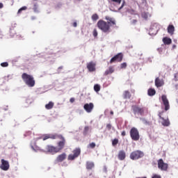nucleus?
<instances>
[{
	"mask_svg": "<svg viewBox=\"0 0 178 178\" xmlns=\"http://www.w3.org/2000/svg\"><path fill=\"white\" fill-rule=\"evenodd\" d=\"M22 79L24 80L25 84H26L28 87H34V86H35V81L34 80V77H33V76L24 73L22 75Z\"/></svg>",
	"mask_w": 178,
	"mask_h": 178,
	"instance_id": "f257e3e1",
	"label": "nucleus"
},
{
	"mask_svg": "<svg viewBox=\"0 0 178 178\" xmlns=\"http://www.w3.org/2000/svg\"><path fill=\"white\" fill-rule=\"evenodd\" d=\"M97 25L98 29L101 30L103 33H106L108 34L111 31V26L109 24L102 19H99Z\"/></svg>",
	"mask_w": 178,
	"mask_h": 178,
	"instance_id": "f03ea898",
	"label": "nucleus"
},
{
	"mask_svg": "<svg viewBox=\"0 0 178 178\" xmlns=\"http://www.w3.org/2000/svg\"><path fill=\"white\" fill-rule=\"evenodd\" d=\"M56 138H58V140H60L57 143V150L58 152H60L63 148H65V146L66 145V138H64L63 135L57 134V136H56Z\"/></svg>",
	"mask_w": 178,
	"mask_h": 178,
	"instance_id": "7ed1b4c3",
	"label": "nucleus"
},
{
	"mask_svg": "<svg viewBox=\"0 0 178 178\" xmlns=\"http://www.w3.org/2000/svg\"><path fill=\"white\" fill-rule=\"evenodd\" d=\"M81 154V149L80 147H76L72 151V154H70L67 156L68 161H74L76 158H79Z\"/></svg>",
	"mask_w": 178,
	"mask_h": 178,
	"instance_id": "20e7f679",
	"label": "nucleus"
},
{
	"mask_svg": "<svg viewBox=\"0 0 178 178\" xmlns=\"http://www.w3.org/2000/svg\"><path fill=\"white\" fill-rule=\"evenodd\" d=\"M144 156V152L140 150H135L130 154V159L132 161H137V159H141Z\"/></svg>",
	"mask_w": 178,
	"mask_h": 178,
	"instance_id": "39448f33",
	"label": "nucleus"
},
{
	"mask_svg": "<svg viewBox=\"0 0 178 178\" xmlns=\"http://www.w3.org/2000/svg\"><path fill=\"white\" fill-rule=\"evenodd\" d=\"M131 140L134 141H138L140 140V132L136 127H132L129 132Z\"/></svg>",
	"mask_w": 178,
	"mask_h": 178,
	"instance_id": "423d86ee",
	"label": "nucleus"
},
{
	"mask_svg": "<svg viewBox=\"0 0 178 178\" xmlns=\"http://www.w3.org/2000/svg\"><path fill=\"white\" fill-rule=\"evenodd\" d=\"M131 109L135 115H140V116L144 115V112L145 108L144 107H140L137 105H133Z\"/></svg>",
	"mask_w": 178,
	"mask_h": 178,
	"instance_id": "0eeeda50",
	"label": "nucleus"
},
{
	"mask_svg": "<svg viewBox=\"0 0 178 178\" xmlns=\"http://www.w3.org/2000/svg\"><path fill=\"white\" fill-rule=\"evenodd\" d=\"M161 101L164 105V111H169V109H170V105L169 104V100L168 99L166 95H163L161 96Z\"/></svg>",
	"mask_w": 178,
	"mask_h": 178,
	"instance_id": "6e6552de",
	"label": "nucleus"
},
{
	"mask_svg": "<svg viewBox=\"0 0 178 178\" xmlns=\"http://www.w3.org/2000/svg\"><path fill=\"white\" fill-rule=\"evenodd\" d=\"M123 60V54L118 53L117 55L114 56L110 60V63H115V62H122Z\"/></svg>",
	"mask_w": 178,
	"mask_h": 178,
	"instance_id": "1a4fd4ad",
	"label": "nucleus"
},
{
	"mask_svg": "<svg viewBox=\"0 0 178 178\" xmlns=\"http://www.w3.org/2000/svg\"><path fill=\"white\" fill-rule=\"evenodd\" d=\"M157 163H158L159 169L164 171L168 170V163L163 162V159H160L159 160H158Z\"/></svg>",
	"mask_w": 178,
	"mask_h": 178,
	"instance_id": "9d476101",
	"label": "nucleus"
},
{
	"mask_svg": "<svg viewBox=\"0 0 178 178\" xmlns=\"http://www.w3.org/2000/svg\"><path fill=\"white\" fill-rule=\"evenodd\" d=\"M158 31H159V26L158 24H153L149 29V34L151 35H156L158 34Z\"/></svg>",
	"mask_w": 178,
	"mask_h": 178,
	"instance_id": "9b49d317",
	"label": "nucleus"
},
{
	"mask_svg": "<svg viewBox=\"0 0 178 178\" xmlns=\"http://www.w3.org/2000/svg\"><path fill=\"white\" fill-rule=\"evenodd\" d=\"M56 136H58V134H47L43 135L39 138H42L43 141H45L49 138H51V140H56Z\"/></svg>",
	"mask_w": 178,
	"mask_h": 178,
	"instance_id": "f8f14e48",
	"label": "nucleus"
},
{
	"mask_svg": "<svg viewBox=\"0 0 178 178\" xmlns=\"http://www.w3.org/2000/svg\"><path fill=\"white\" fill-rule=\"evenodd\" d=\"M163 113L164 112L161 111L158 114V116L159 117L160 119H161V120H163L161 124L163 126L168 127L169 126V124H170V122H169V120H166L165 119V118L163 117Z\"/></svg>",
	"mask_w": 178,
	"mask_h": 178,
	"instance_id": "ddd939ff",
	"label": "nucleus"
},
{
	"mask_svg": "<svg viewBox=\"0 0 178 178\" xmlns=\"http://www.w3.org/2000/svg\"><path fill=\"white\" fill-rule=\"evenodd\" d=\"M1 165H0V168L2 170H5V171L9 170V168H10L9 161H6L5 159H2L1 160Z\"/></svg>",
	"mask_w": 178,
	"mask_h": 178,
	"instance_id": "4468645a",
	"label": "nucleus"
},
{
	"mask_svg": "<svg viewBox=\"0 0 178 178\" xmlns=\"http://www.w3.org/2000/svg\"><path fill=\"white\" fill-rule=\"evenodd\" d=\"M96 66H97V63L94 61H90L87 63V69L90 72H95Z\"/></svg>",
	"mask_w": 178,
	"mask_h": 178,
	"instance_id": "2eb2a0df",
	"label": "nucleus"
},
{
	"mask_svg": "<svg viewBox=\"0 0 178 178\" xmlns=\"http://www.w3.org/2000/svg\"><path fill=\"white\" fill-rule=\"evenodd\" d=\"M46 151H47V152H50V154H58V148L55 146H52V145H47L46 146Z\"/></svg>",
	"mask_w": 178,
	"mask_h": 178,
	"instance_id": "dca6fc26",
	"label": "nucleus"
},
{
	"mask_svg": "<svg viewBox=\"0 0 178 178\" xmlns=\"http://www.w3.org/2000/svg\"><path fill=\"white\" fill-rule=\"evenodd\" d=\"M154 83L157 88H159V87H163V86H165V81L163 80V79H160L159 77L156 78Z\"/></svg>",
	"mask_w": 178,
	"mask_h": 178,
	"instance_id": "f3484780",
	"label": "nucleus"
},
{
	"mask_svg": "<svg viewBox=\"0 0 178 178\" xmlns=\"http://www.w3.org/2000/svg\"><path fill=\"white\" fill-rule=\"evenodd\" d=\"M83 108L88 113H91V112H92V109H94V104H85L83 106Z\"/></svg>",
	"mask_w": 178,
	"mask_h": 178,
	"instance_id": "a211bd4d",
	"label": "nucleus"
},
{
	"mask_svg": "<svg viewBox=\"0 0 178 178\" xmlns=\"http://www.w3.org/2000/svg\"><path fill=\"white\" fill-rule=\"evenodd\" d=\"M105 19L107 20L106 23L108 24L110 27H112V26H116V19H115V18L106 16Z\"/></svg>",
	"mask_w": 178,
	"mask_h": 178,
	"instance_id": "6ab92c4d",
	"label": "nucleus"
},
{
	"mask_svg": "<svg viewBox=\"0 0 178 178\" xmlns=\"http://www.w3.org/2000/svg\"><path fill=\"white\" fill-rule=\"evenodd\" d=\"M67 156L66 153H62L56 157V162H63V161L66 159Z\"/></svg>",
	"mask_w": 178,
	"mask_h": 178,
	"instance_id": "aec40b11",
	"label": "nucleus"
},
{
	"mask_svg": "<svg viewBox=\"0 0 178 178\" xmlns=\"http://www.w3.org/2000/svg\"><path fill=\"white\" fill-rule=\"evenodd\" d=\"M118 159L120 161H124L126 159V152L124 150H120L118 153Z\"/></svg>",
	"mask_w": 178,
	"mask_h": 178,
	"instance_id": "412c9836",
	"label": "nucleus"
},
{
	"mask_svg": "<svg viewBox=\"0 0 178 178\" xmlns=\"http://www.w3.org/2000/svg\"><path fill=\"white\" fill-rule=\"evenodd\" d=\"M86 166L88 170H91V169L95 167V164L92 161H86Z\"/></svg>",
	"mask_w": 178,
	"mask_h": 178,
	"instance_id": "4be33fe9",
	"label": "nucleus"
},
{
	"mask_svg": "<svg viewBox=\"0 0 178 178\" xmlns=\"http://www.w3.org/2000/svg\"><path fill=\"white\" fill-rule=\"evenodd\" d=\"M163 42L165 45H170V44H172V39H170V38L165 37L163 38Z\"/></svg>",
	"mask_w": 178,
	"mask_h": 178,
	"instance_id": "5701e85b",
	"label": "nucleus"
},
{
	"mask_svg": "<svg viewBox=\"0 0 178 178\" xmlns=\"http://www.w3.org/2000/svg\"><path fill=\"white\" fill-rule=\"evenodd\" d=\"M115 72V68L112 66L108 67V70H106L104 72V76H108V74H112Z\"/></svg>",
	"mask_w": 178,
	"mask_h": 178,
	"instance_id": "b1692460",
	"label": "nucleus"
},
{
	"mask_svg": "<svg viewBox=\"0 0 178 178\" xmlns=\"http://www.w3.org/2000/svg\"><path fill=\"white\" fill-rule=\"evenodd\" d=\"M123 98L124 99H130V98H131V94H130V92L129 90L124 91Z\"/></svg>",
	"mask_w": 178,
	"mask_h": 178,
	"instance_id": "393cba45",
	"label": "nucleus"
},
{
	"mask_svg": "<svg viewBox=\"0 0 178 178\" xmlns=\"http://www.w3.org/2000/svg\"><path fill=\"white\" fill-rule=\"evenodd\" d=\"M175 33V26L169 25L168 27V33L170 34V35H173Z\"/></svg>",
	"mask_w": 178,
	"mask_h": 178,
	"instance_id": "a878e982",
	"label": "nucleus"
},
{
	"mask_svg": "<svg viewBox=\"0 0 178 178\" xmlns=\"http://www.w3.org/2000/svg\"><path fill=\"white\" fill-rule=\"evenodd\" d=\"M147 94L149 97H154V95H155V94H156V91L154 88H149L147 90Z\"/></svg>",
	"mask_w": 178,
	"mask_h": 178,
	"instance_id": "bb28decb",
	"label": "nucleus"
},
{
	"mask_svg": "<svg viewBox=\"0 0 178 178\" xmlns=\"http://www.w3.org/2000/svg\"><path fill=\"white\" fill-rule=\"evenodd\" d=\"M141 16L145 20H148V17H151V14H149V13L143 12L142 13Z\"/></svg>",
	"mask_w": 178,
	"mask_h": 178,
	"instance_id": "cd10ccee",
	"label": "nucleus"
},
{
	"mask_svg": "<svg viewBox=\"0 0 178 178\" xmlns=\"http://www.w3.org/2000/svg\"><path fill=\"white\" fill-rule=\"evenodd\" d=\"M54 102H49V104L45 105V108L48 110L52 109V108H54Z\"/></svg>",
	"mask_w": 178,
	"mask_h": 178,
	"instance_id": "c85d7f7f",
	"label": "nucleus"
},
{
	"mask_svg": "<svg viewBox=\"0 0 178 178\" xmlns=\"http://www.w3.org/2000/svg\"><path fill=\"white\" fill-rule=\"evenodd\" d=\"M94 91H95V92H99V91H101V86L99 84H95L94 86Z\"/></svg>",
	"mask_w": 178,
	"mask_h": 178,
	"instance_id": "c756f323",
	"label": "nucleus"
},
{
	"mask_svg": "<svg viewBox=\"0 0 178 178\" xmlns=\"http://www.w3.org/2000/svg\"><path fill=\"white\" fill-rule=\"evenodd\" d=\"M142 122L143 124H145L146 126H151V124H152V122L147 120L145 118H142Z\"/></svg>",
	"mask_w": 178,
	"mask_h": 178,
	"instance_id": "7c9ffc66",
	"label": "nucleus"
},
{
	"mask_svg": "<svg viewBox=\"0 0 178 178\" xmlns=\"http://www.w3.org/2000/svg\"><path fill=\"white\" fill-rule=\"evenodd\" d=\"M98 19H99V17L98 16V15L97 13L93 14L92 15V20H93V22H97V20H98Z\"/></svg>",
	"mask_w": 178,
	"mask_h": 178,
	"instance_id": "2f4dec72",
	"label": "nucleus"
},
{
	"mask_svg": "<svg viewBox=\"0 0 178 178\" xmlns=\"http://www.w3.org/2000/svg\"><path fill=\"white\" fill-rule=\"evenodd\" d=\"M89 130H90L89 127H85L83 132V136H87V134H88Z\"/></svg>",
	"mask_w": 178,
	"mask_h": 178,
	"instance_id": "473e14b6",
	"label": "nucleus"
},
{
	"mask_svg": "<svg viewBox=\"0 0 178 178\" xmlns=\"http://www.w3.org/2000/svg\"><path fill=\"white\" fill-rule=\"evenodd\" d=\"M118 144H119V139L115 138L112 140V145L113 147H115V145H118Z\"/></svg>",
	"mask_w": 178,
	"mask_h": 178,
	"instance_id": "72a5a7b5",
	"label": "nucleus"
},
{
	"mask_svg": "<svg viewBox=\"0 0 178 178\" xmlns=\"http://www.w3.org/2000/svg\"><path fill=\"white\" fill-rule=\"evenodd\" d=\"M129 13L131 14V15H138L137 13V10H134V9H130L129 10Z\"/></svg>",
	"mask_w": 178,
	"mask_h": 178,
	"instance_id": "f704fd0d",
	"label": "nucleus"
},
{
	"mask_svg": "<svg viewBox=\"0 0 178 178\" xmlns=\"http://www.w3.org/2000/svg\"><path fill=\"white\" fill-rule=\"evenodd\" d=\"M1 66L2 67H8L9 66V63L8 62L1 63Z\"/></svg>",
	"mask_w": 178,
	"mask_h": 178,
	"instance_id": "c9c22d12",
	"label": "nucleus"
},
{
	"mask_svg": "<svg viewBox=\"0 0 178 178\" xmlns=\"http://www.w3.org/2000/svg\"><path fill=\"white\" fill-rule=\"evenodd\" d=\"M27 9L26 6H23L21 8H19L18 10V13H22V12H23V10H26Z\"/></svg>",
	"mask_w": 178,
	"mask_h": 178,
	"instance_id": "e433bc0d",
	"label": "nucleus"
},
{
	"mask_svg": "<svg viewBox=\"0 0 178 178\" xmlns=\"http://www.w3.org/2000/svg\"><path fill=\"white\" fill-rule=\"evenodd\" d=\"M126 67H127V63H122L120 65V68H121V69H126Z\"/></svg>",
	"mask_w": 178,
	"mask_h": 178,
	"instance_id": "4c0bfd02",
	"label": "nucleus"
},
{
	"mask_svg": "<svg viewBox=\"0 0 178 178\" xmlns=\"http://www.w3.org/2000/svg\"><path fill=\"white\" fill-rule=\"evenodd\" d=\"M111 2H115V3H117L118 5H120L122 3V0H111Z\"/></svg>",
	"mask_w": 178,
	"mask_h": 178,
	"instance_id": "58836bf2",
	"label": "nucleus"
},
{
	"mask_svg": "<svg viewBox=\"0 0 178 178\" xmlns=\"http://www.w3.org/2000/svg\"><path fill=\"white\" fill-rule=\"evenodd\" d=\"M98 35V32L97 31V29L93 30V37H97Z\"/></svg>",
	"mask_w": 178,
	"mask_h": 178,
	"instance_id": "ea45409f",
	"label": "nucleus"
},
{
	"mask_svg": "<svg viewBox=\"0 0 178 178\" xmlns=\"http://www.w3.org/2000/svg\"><path fill=\"white\" fill-rule=\"evenodd\" d=\"M96 146L95 143H91L89 144L90 148H94Z\"/></svg>",
	"mask_w": 178,
	"mask_h": 178,
	"instance_id": "a19ab883",
	"label": "nucleus"
},
{
	"mask_svg": "<svg viewBox=\"0 0 178 178\" xmlns=\"http://www.w3.org/2000/svg\"><path fill=\"white\" fill-rule=\"evenodd\" d=\"M152 178H162V177L159 175L154 174Z\"/></svg>",
	"mask_w": 178,
	"mask_h": 178,
	"instance_id": "79ce46f5",
	"label": "nucleus"
},
{
	"mask_svg": "<svg viewBox=\"0 0 178 178\" xmlns=\"http://www.w3.org/2000/svg\"><path fill=\"white\" fill-rule=\"evenodd\" d=\"M124 3H125V2L123 1L122 6L118 8V10H122V9H123V7L124 6Z\"/></svg>",
	"mask_w": 178,
	"mask_h": 178,
	"instance_id": "37998d69",
	"label": "nucleus"
},
{
	"mask_svg": "<svg viewBox=\"0 0 178 178\" xmlns=\"http://www.w3.org/2000/svg\"><path fill=\"white\" fill-rule=\"evenodd\" d=\"M74 101H76V99H74V97H72L70 99V102H71V104H73V102H74Z\"/></svg>",
	"mask_w": 178,
	"mask_h": 178,
	"instance_id": "c03bdc74",
	"label": "nucleus"
},
{
	"mask_svg": "<svg viewBox=\"0 0 178 178\" xmlns=\"http://www.w3.org/2000/svg\"><path fill=\"white\" fill-rule=\"evenodd\" d=\"M106 127H107V129H108V130H111V129H112V125H111V124H108L106 125Z\"/></svg>",
	"mask_w": 178,
	"mask_h": 178,
	"instance_id": "a18cd8bd",
	"label": "nucleus"
},
{
	"mask_svg": "<svg viewBox=\"0 0 178 178\" xmlns=\"http://www.w3.org/2000/svg\"><path fill=\"white\" fill-rule=\"evenodd\" d=\"M142 3L145 6L147 5V0H142Z\"/></svg>",
	"mask_w": 178,
	"mask_h": 178,
	"instance_id": "49530a36",
	"label": "nucleus"
},
{
	"mask_svg": "<svg viewBox=\"0 0 178 178\" xmlns=\"http://www.w3.org/2000/svg\"><path fill=\"white\" fill-rule=\"evenodd\" d=\"M121 135L122 136V137H124V136H126V131H123L121 133Z\"/></svg>",
	"mask_w": 178,
	"mask_h": 178,
	"instance_id": "de8ad7c7",
	"label": "nucleus"
},
{
	"mask_svg": "<svg viewBox=\"0 0 178 178\" xmlns=\"http://www.w3.org/2000/svg\"><path fill=\"white\" fill-rule=\"evenodd\" d=\"M72 26H73L74 27H77V22H74V23L72 24Z\"/></svg>",
	"mask_w": 178,
	"mask_h": 178,
	"instance_id": "09e8293b",
	"label": "nucleus"
},
{
	"mask_svg": "<svg viewBox=\"0 0 178 178\" xmlns=\"http://www.w3.org/2000/svg\"><path fill=\"white\" fill-rule=\"evenodd\" d=\"M132 23H133V24H136V23H137V20L136 19H133Z\"/></svg>",
	"mask_w": 178,
	"mask_h": 178,
	"instance_id": "8fccbe9b",
	"label": "nucleus"
},
{
	"mask_svg": "<svg viewBox=\"0 0 178 178\" xmlns=\"http://www.w3.org/2000/svg\"><path fill=\"white\" fill-rule=\"evenodd\" d=\"M3 8V3H0V9H2Z\"/></svg>",
	"mask_w": 178,
	"mask_h": 178,
	"instance_id": "3c124183",
	"label": "nucleus"
},
{
	"mask_svg": "<svg viewBox=\"0 0 178 178\" xmlns=\"http://www.w3.org/2000/svg\"><path fill=\"white\" fill-rule=\"evenodd\" d=\"M62 69H63V66H60V67H58V70H62Z\"/></svg>",
	"mask_w": 178,
	"mask_h": 178,
	"instance_id": "603ef678",
	"label": "nucleus"
},
{
	"mask_svg": "<svg viewBox=\"0 0 178 178\" xmlns=\"http://www.w3.org/2000/svg\"><path fill=\"white\" fill-rule=\"evenodd\" d=\"M172 48H173V49H175V48H176V45H175V44H173V45H172Z\"/></svg>",
	"mask_w": 178,
	"mask_h": 178,
	"instance_id": "864d4df0",
	"label": "nucleus"
},
{
	"mask_svg": "<svg viewBox=\"0 0 178 178\" xmlns=\"http://www.w3.org/2000/svg\"><path fill=\"white\" fill-rule=\"evenodd\" d=\"M110 114H111V115H113V111H111L110 112Z\"/></svg>",
	"mask_w": 178,
	"mask_h": 178,
	"instance_id": "5fc2aeb1",
	"label": "nucleus"
},
{
	"mask_svg": "<svg viewBox=\"0 0 178 178\" xmlns=\"http://www.w3.org/2000/svg\"><path fill=\"white\" fill-rule=\"evenodd\" d=\"M35 8H36L37 5H34Z\"/></svg>",
	"mask_w": 178,
	"mask_h": 178,
	"instance_id": "6e6d98bb",
	"label": "nucleus"
}]
</instances>
